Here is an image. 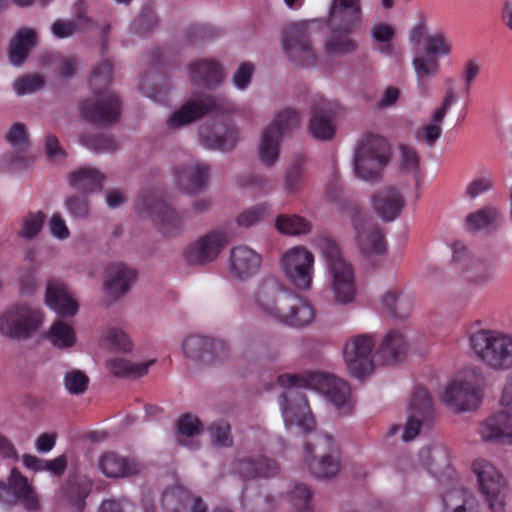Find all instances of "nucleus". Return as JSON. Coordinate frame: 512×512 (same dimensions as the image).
Returning a JSON list of instances; mask_svg holds the SVG:
<instances>
[{
  "label": "nucleus",
  "mask_w": 512,
  "mask_h": 512,
  "mask_svg": "<svg viewBox=\"0 0 512 512\" xmlns=\"http://www.w3.org/2000/svg\"><path fill=\"white\" fill-rule=\"evenodd\" d=\"M135 278V272L126 265L122 263L111 264L107 268L105 289L109 296L117 300L129 291Z\"/></svg>",
  "instance_id": "nucleus-30"
},
{
  "label": "nucleus",
  "mask_w": 512,
  "mask_h": 512,
  "mask_svg": "<svg viewBox=\"0 0 512 512\" xmlns=\"http://www.w3.org/2000/svg\"><path fill=\"white\" fill-rule=\"evenodd\" d=\"M121 113V102L110 90L95 91L94 96L80 105V116L96 125L105 127L115 124Z\"/></svg>",
  "instance_id": "nucleus-14"
},
{
  "label": "nucleus",
  "mask_w": 512,
  "mask_h": 512,
  "mask_svg": "<svg viewBox=\"0 0 512 512\" xmlns=\"http://www.w3.org/2000/svg\"><path fill=\"white\" fill-rule=\"evenodd\" d=\"M374 346L372 335L360 334L347 340L343 348L344 361L351 376L361 379L374 370Z\"/></svg>",
  "instance_id": "nucleus-11"
},
{
  "label": "nucleus",
  "mask_w": 512,
  "mask_h": 512,
  "mask_svg": "<svg viewBox=\"0 0 512 512\" xmlns=\"http://www.w3.org/2000/svg\"><path fill=\"white\" fill-rule=\"evenodd\" d=\"M308 131L312 137L320 141L331 140L336 133L334 111L330 104L321 102L311 109Z\"/></svg>",
  "instance_id": "nucleus-28"
},
{
  "label": "nucleus",
  "mask_w": 512,
  "mask_h": 512,
  "mask_svg": "<svg viewBox=\"0 0 512 512\" xmlns=\"http://www.w3.org/2000/svg\"><path fill=\"white\" fill-rule=\"evenodd\" d=\"M290 293L278 280L265 277L255 287L253 302L263 315L276 320Z\"/></svg>",
  "instance_id": "nucleus-16"
},
{
  "label": "nucleus",
  "mask_w": 512,
  "mask_h": 512,
  "mask_svg": "<svg viewBox=\"0 0 512 512\" xmlns=\"http://www.w3.org/2000/svg\"><path fill=\"white\" fill-rule=\"evenodd\" d=\"M179 189L187 194H197L207 185L210 169L197 160L190 159L175 168Z\"/></svg>",
  "instance_id": "nucleus-22"
},
{
  "label": "nucleus",
  "mask_w": 512,
  "mask_h": 512,
  "mask_svg": "<svg viewBox=\"0 0 512 512\" xmlns=\"http://www.w3.org/2000/svg\"><path fill=\"white\" fill-rule=\"evenodd\" d=\"M277 230L286 235L307 234L311 230V223L297 215H279L276 219Z\"/></svg>",
  "instance_id": "nucleus-49"
},
{
  "label": "nucleus",
  "mask_w": 512,
  "mask_h": 512,
  "mask_svg": "<svg viewBox=\"0 0 512 512\" xmlns=\"http://www.w3.org/2000/svg\"><path fill=\"white\" fill-rule=\"evenodd\" d=\"M330 34L325 41V51L334 56H343L355 53L359 48V43L351 37L355 30H349L338 25L328 24Z\"/></svg>",
  "instance_id": "nucleus-31"
},
{
  "label": "nucleus",
  "mask_w": 512,
  "mask_h": 512,
  "mask_svg": "<svg viewBox=\"0 0 512 512\" xmlns=\"http://www.w3.org/2000/svg\"><path fill=\"white\" fill-rule=\"evenodd\" d=\"M281 138L272 133L271 128H264L261 133L258 147V155L261 163L271 168L278 161L280 156Z\"/></svg>",
  "instance_id": "nucleus-41"
},
{
  "label": "nucleus",
  "mask_w": 512,
  "mask_h": 512,
  "mask_svg": "<svg viewBox=\"0 0 512 512\" xmlns=\"http://www.w3.org/2000/svg\"><path fill=\"white\" fill-rule=\"evenodd\" d=\"M462 273L468 282L480 285L494 278L496 267L491 260L472 256L464 264Z\"/></svg>",
  "instance_id": "nucleus-38"
},
{
  "label": "nucleus",
  "mask_w": 512,
  "mask_h": 512,
  "mask_svg": "<svg viewBox=\"0 0 512 512\" xmlns=\"http://www.w3.org/2000/svg\"><path fill=\"white\" fill-rule=\"evenodd\" d=\"M190 77L198 84L212 87L223 79V71L215 61L202 60L191 65Z\"/></svg>",
  "instance_id": "nucleus-40"
},
{
  "label": "nucleus",
  "mask_w": 512,
  "mask_h": 512,
  "mask_svg": "<svg viewBox=\"0 0 512 512\" xmlns=\"http://www.w3.org/2000/svg\"><path fill=\"white\" fill-rule=\"evenodd\" d=\"M348 216L355 230V238L360 251L367 256L382 255L386 252L383 229L364 210L352 208Z\"/></svg>",
  "instance_id": "nucleus-8"
},
{
  "label": "nucleus",
  "mask_w": 512,
  "mask_h": 512,
  "mask_svg": "<svg viewBox=\"0 0 512 512\" xmlns=\"http://www.w3.org/2000/svg\"><path fill=\"white\" fill-rule=\"evenodd\" d=\"M315 23L311 20L296 21L285 28L282 46L291 61L306 66L316 64L317 53L311 40Z\"/></svg>",
  "instance_id": "nucleus-7"
},
{
  "label": "nucleus",
  "mask_w": 512,
  "mask_h": 512,
  "mask_svg": "<svg viewBox=\"0 0 512 512\" xmlns=\"http://www.w3.org/2000/svg\"><path fill=\"white\" fill-rule=\"evenodd\" d=\"M319 248L331 279V289L338 304L351 303L355 298V276L352 265L344 258L338 244L330 238H321Z\"/></svg>",
  "instance_id": "nucleus-2"
},
{
  "label": "nucleus",
  "mask_w": 512,
  "mask_h": 512,
  "mask_svg": "<svg viewBox=\"0 0 512 512\" xmlns=\"http://www.w3.org/2000/svg\"><path fill=\"white\" fill-rule=\"evenodd\" d=\"M452 44L443 34L429 35L425 38V52L428 56L448 55Z\"/></svg>",
  "instance_id": "nucleus-59"
},
{
  "label": "nucleus",
  "mask_w": 512,
  "mask_h": 512,
  "mask_svg": "<svg viewBox=\"0 0 512 512\" xmlns=\"http://www.w3.org/2000/svg\"><path fill=\"white\" fill-rule=\"evenodd\" d=\"M199 138L203 146L209 149L231 151L238 141V130L234 126H228L223 133L219 130H210L207 126L199 129Z\"/></svg>",
  "instance_id": "nucleus-35"
},
{
  "label": "nucleus",
  "mask_w": 512,
  "mask_h": 512,
  "mask_svg": "<svg viewBox=\"0 0 512 512\" xmlns=\"http://www.w3.org/2000/svg\"><path fill=\"white\" fill-rule=\"evenodd\" d=\"M89 384L88 376L81 370H71L64 376V386L70 394H83Z\"/></svg>",
  "instance_id": "nucleus-58"
},
{
  "label": "nucleus",
  "mask_w": 512,
  "mask_h": 512,
  "mask_svg": "<svg viewBox=\"0 0 512 512\" xmlns=\"http://www.w3.org/2000/svg\"><path fill=\"white\" fill-rule=\"evenodd\" d=\"M232 470L243 480L272 478L280 473L278 462L264 455L245 456L232 462Z\"/></svg>",
  "instance_id": "nucleus-21"
},
{
  "label": "nucleus",
  "mask_w": 512,
  "mask_h": 512,
  "mask_svg": "<svg viewBox=\"0 0 512 512\" xmlns=\"http://www.w3.org/2000/svg\"><path fill=\"white\" fill-rule=\"evenodd\" d=\"M153 363L154 360H149L144 363L133 364L123 358H114L107 362V368L115 377L139 378L147 374Z\"/></svg>",
  "instance_id": "nucleus-43"
},
{
  "label": "nucleus",
  "mask_w": 512,
  "mask_h": 512,
  "mask_svg": "<svg viewBox=\"0 0 512 512\" xmlns=\"http://www.w3.org/2000/svg\"><path fill=\"white\" fill-rule=\"evenodd\" d=\"M383 308L395 318H406L413 307L410 297L402 295L396 290H389L382 296Z\"/></svg>",
  "instance_id": "nucleus-45"
},
{
  "label": "nucleus",
  "mask_w": 512,
  "mask_h": 512,
  "mask_svg": "<svg viewBox=\"0 0 512 512\" xmlns=\"http://www.w3.org/2000/svg\"><path fill=\"white\" fill-rule=\"evenodd\" d=\"M300 113L293 108H285L281 110L273 119V121L266 127L271 128L272 133H275L281 139L298 129L301 125Z\"/></svg>",
  "instance_id": "nucleus-44"
},
{
  "label": "nucleus",
  "mask_w": 512,
  "mask_h": 512,
  "mask_svg": "<svg viewBox=\"0 0 512 512\" xmlns=\"http://www.w3.org/2000/svg\"><path fill=\"white\" fill-rule=\"evenodd\" d=\"M407 348L405 336L400 331L390 330L383 337L376 354L383 364L392 365L404 357Z\"/></svg>",
  "instance_id": "nucleus-33"
},
{
  "label": "nucleus",
  "mask_w": 512,
  "mask_h": 512,
  "mask_svg": "<svg viewBox=\"0 0 512 512\" xmlns=\"http://www.w3.org/2000/svg\"><path fill=\"white\" fill-rule=\"evenodd\" d=\"M287 280L296 288L307 291L312 286L314 276V255L301 246L287 250L280 261Z\"/></svg>",
  "instance_id": "nucleus-9"
},
{
  "label": "nucleus",
  "mask_w": 512,
  "mask_h": 512,
  "mask_svg": "<svg viewBox=\"0 0 512 512\" xmlns=\"http://www.w3.org/2000/svg\"><path fill=\"white\" fill-rule=\"evenodd\" d=\"M176 432V441L179 445L190 450L200 447V442L194 438L203 432V424L196 416L189 413L181 415L176 423Z\"/></svg>",
  "instance_id": "nucleus-36"
},
{
  "label": "nucleus",
  "mask_w": 512,
  "mask_h": 512,
  "mask_svg": "<svg viewBox=\"0 0 512 512\" xmlns=\"http://www.w3.org/2000/svg\"><path fill=\"white\" fill-rule=\"evenodd\" d=\"M306 183L305 161L297 157L287 166L283 181V189L288 194L299 192Z\"/></svg>",
  "instance_id": "nucleus-46"
},
{
  "label": "nucleus",
  "mask_w": 512,
  "mask_h": 512,
  "mask_svg": "<svg viewBox=\"0 0 512 512\" xmlns=\"http://www.w3.org/2000/svg\"><path fill=\"white\" fill-rule=\"evenodd\" d=\"M196 497L183 486H174L164 491L162 506L166 512H184L190 508Z\"/></svg>",
  "instance_id": "nucleus-42"
},
{
  "label": "nucleus",
  "mask_w": 512,
  "mask_h": 512,
  "mask_svg": "<svg viewBox=\"0 0 512 512\" xmlns=\"http://www.w3.org/2000/svg\"><path fill=\"white\" fill-rule=\"evenodd\" d=\"M63 494L71 502L75 503L77 512H82L85 507L87 492L75 481H68L62 488Z\"/></svg>",
  "instance_id": "nucleus-63"
},
{
  "label": "nucleus",
  "mask_w": 512,
  "mask_h": 512,
  "mask_svg": "<svg viewBox=\"0 0 512 512\" xmlns=\"http://www.w3.org/2000/svg\"><path fill=\"white\" fill-rule=\"evenodd\" d=\"M483 441L505 443L512 439V408L488 417L478 428Z\"/></svg>",
  "instance_id": "nucleus-26"
},
{
  "label": "nucleus",
  "mask_w": 512,
  "mask_h": 512,
  "mask_svg": "<svg viewBox=\"0 0 512 512\" xmlns=\"http://www.w3.org/2000/svg\"><path fill=\"white\" fill-rule=\"evenodd\" d=\"M6 140L17 153H24L29 148V136L25 124L14 123L6 134Z\"/></svg>",
  "instance_id": "nucleus-53"
},
{
  "label": "nucleus",
  "mask_w": 512,
  "mask_h": 512,
  "mask_svg": "<svg viewBox=\"0 0 512 512\" xmlns=\"http://www.w3.org/2000/svg\"><path fill=\"white\" fill-rule=\"evenodd\" d=\"M304 460L310 473L319 480L335 478L341 470V453L333 438L316 433L304 444Z\"/></svg>",
  "instance_id": "nucleus-3"
},
{
  "label": "nucleus",
  "mask_w": 512,
  "mask_h": 512,
  "mask_svg": "<svg viewBox=\"0 0 512 512\" xmlns=\"http://www.w3.org/2000/svg\"><path fill=\"white\" fill-rule=\"evenodd\" d=\"M47 338L58 349L71 348L76 343V334L70 325L58 320L49 329Z\"/></svg>",
  "instance_id": "nucleus-47"
},
{
  "label": "nucleus",
  "mask_w": 512,
  "mask_h": 512,
  "mask_svg": "<svg viewBox=\"0 0 512 512\" xmlns=\"http://www.w3.org/2000/svg\"><path fill=\"white\" fill-rule=\"evenodd\" d=\"M105 340L111 349L119 352H129L132 347L128 335L123 330L118 328H111L107 332Z\"/></svg>",
  "instance_id": "nucleus-62"
},
{
  "label": "nucleus",
  "mask_w": 512,
  "mask_h": 512,
  "mask_svg": "<svg viewBox=\"0 0 512 512\" xmlns=\"http://www.w3.org/2000/svg\"><path fill=\"white\" fill-rule=\"evenodd\" d=\"M433 419V404L427 390L422 387L416 388L409 405L408 419L402 439L404 441L413 440L420 433L421 428L428 427Z\"/></svg>",
  "instance_id": "nucleus-18"
},
{
  "label": "nucleus",
  "mask_w": 512,
  "mask_h": 512,
  "mask_svg": "<svg viewBox=\"0 0 512 512\" xmlns=\"http://www.w3.org/2000/svg\"><path fill=\"white\" fill-rule=\"evenodd\" d=\"M279 404L287 426L297 424L305 433L315 429V418L306 397L300 391L292 389L281 394Z\"/></svg>",
  "instance_id": "nucleus-17"
},
{
  "label": "nucleus",
  "mask_w": 512,
  "mask_h": 512,
  "mask_svg": "<svg viewBox=\"0 0 512 512\" xmlns=\"http://www.w3.org/2000/svg\"><path fill=\"white\" fill-rule=\"evenodd\" d=\"M147 209L161 233L176 236L183 229L182 219L163 199L147 202Z\"/></svg>",
  "instance_id": "nucleus-27"
},
{
  "label": "nucleus",
  "mask_w": 512,
  "mask_h": 512,
  "mask_svg": "<svg viewBox=\"0 0 512 512\" xmlns=\"http://www.w3.org/2000/svg\"><path fill=\"white\" fill-rule=\"evenodd\" d=\"M46 304L61 316H74L78 311V304L72 298L67 285L60 280L50 279L46 287Z\"/></svg>",
  "instance_id": "nucleus-29"
},
{
  "label": "nucleus",
  "mask_w": 512,
  "mask_h": 512,
  "mask_svg": "<svg viewBox=\"0 0 512 512\" xmlns=\"http://www.w3.org/2000/svg\"><path fill=\"white\" fill-rule=\"evenodd\" d=\"M66 208L72 217L83 220L89 215L90 205L86 195H73L66 199Z\"/></svg>",
  "instance_id": "nucleus-61"
},
{
  "label": "nucleus",
  "mask_w": 512,
  "mask_h": 512,
  "mask_svg": "<svg viewBox=\"0 0 512 512\" xmlns=\"http://www.w3.org/2000/svg\"><path fill=\"white\" fill-rule=\"evenodd\" d=\"M211 435V442L219 447H231L233 445V436L231 426L223 421H215L208 428Z\"/></svg>",
  "instance_id": "nucleus-57"
},
{
  "label": "nucleus",
  "mask_w": 512,
  "mask_h": 512,
  "mask_svg": "<svg viewBox=\"0 0 512 512\" xmlns=\"http://www.w3.org/2000/svg\"><path fill=\"white\" fill-rule=\"evenodd\" d=\"M36 45L37 33L34 29L24 27L18 30L9 42L8 57L10 63L20 66Z\"/></svg>",
  "instance_id": "nucleus-34"
},
{
  "label": "nucleus",
  "mask_w": 512,
  "mask_h": 512,
  "mask_svg": "<svg viewBox=\"0 0 512 512\" xmlns=\"http://www.w3.org/2000/svg\"><path fill=\"white\" fill-rule=\"evenodd\" d=\"M314 318L315 311L313 307L307 301L291 292L275 321L290 327L299 328L309 325Z\"/></svg>",
  "instance_id": "nucleus-25"
},
{
  "label": "nucleus",
  "mask_w": 512,
  "mask_h": 512,
  "mask_svg": "<svg viewBox=\"0 0 512 512\" xmlns=\"http://www.w3.org/2000/svg\"><path fill=\"white\" fill-rule=\"evenodd\" d=\"M229 242L226 232L211 231L188 245L183 251V258L190 266H206L219 257Z\"/></svg>",
  "instance_id": "nucleus-15"
},
{
  "label": "nucleus",
  "mask_w": 512,
  "mask_h": 512,
  "mask_svg": "<svg viewBox=\"0 0 512 512\" xmlns=\"http://www.w3.org/2000/svg\"><path fill=\"white\" fill-rule=\"evenodd\" d=\"M43 85L44 81L39 75H26L17 79L13 87L18 95H25L40 90Z\"/></svg>",
  "instance_id": "nucleus-64"
},
{
  "label": "nucleus",
  "mask_w": 512,
  "mask_h": 512,
  "mask_svg": "<svg viewBox=\"0 0 512 512\" xmlns=\"http://www.w3.org/2000/svg\"><path fill=\"white\" fill-rule=\"evenodd\" d=\"M412 65L419 80L431 77L439 70V61L435 56L416 55Z\"/></svg>",
  "instance_id": "nucleus-56"
},
{
  "label": "nucleus",
  "mask_w": 512,
  "mask_h": 512,
  "mask_svg": "<svg viewBox=\"0 0 512 512\" xmlns=\"http://www.w3.org/2000/svg\"><path fill=\"white\" fill-rule=\"evenodd\" d=\"M441 400L454 411H467L477 408L480 393L472 379L459 378L446 386Z\"/></svg>",
  "instance_id": "nucleus-19"
},
{
  "label": "nucleus",
  "mask_w": 512,
  "mask_h": 512,
  "mask_svg": "<svg viewBox=\"0 0 512 512\" xmlns=\"http://www.w3.org/2000/svg\"><path fill=\"white\" fill-rule=\"evenodd\" d=\"M391 158L388 141L379 134H364L357 142L353 153V172L367 182L378 181Z\"/></svg>",
  "instance_id": "nucleus-1"
},
{
  "label": "nucleus",
  "mask_w": 512,
  "mask_h": 512,
  "mask_svg": "<svg viewBox=\"0 0 512 512\" xmlns=\"http://www.w3.org/2000/svg\"><path fill=\"white\" fill-rule=\"evenodd\" d=\"M472 468L490 512H505L506 481L502 474L483 459L476 460Z\"/></svg>",
  "instance_id": "nucleus-10"
},
{
  "label": "nucleus",
  "mask_w": 512,
  "mask_h": 512,
  "mask_svg": "<svg viewBox=\"0 0 512 512\" xmlns=\"http://www.w3.org/2000/svg\"><path fill=\"white\" fill-rule=\"evenodd\" d=\"M443 121V117L433 112L431 121L418 130V140L425 142L429 147H433L441 137Z\"/></svg>",
  "instance_id": "nucleus-52"
},
{
  "label": "nucleus",
  "mask_w": 512,
  "mask_h": 512,
  "mask_svg": "<svg viewBox=\"0 0 512 512\" xmlns=\"http://www.w3.org/2000/svg\"><path fill=\"white\" fill-rule=\"evenodd\" d=\"M80 143L95 152H112L117 149L116 141L107 135L83 134Z\"/></svg>",
  "instance_id": "nucleus-54"
},
{
  "label": "nucleus",
  "mask_w": 512,
  "mask_h": 512,
  "mask_svg": "<svg viewBox=\"0 0 512 512\" xmlns=\"http://www.w3.org/2000/svg\"><path fill=\"white\" fill-rule=\"evenodd\" d=\"M362 22V0H332L328 24L356 30L361 26Z\"/></svg>",
  "instance_id": "nucleus-24"
},
{
  "label": "nucleus",
  "mask_w": 512,
  "mask_h": 512,
  "mask_svg": "<svg viewBox=\"0 0 512 512\" xmlns=\"http://www.w3.org/2000/svg\"><path fill=\"white\" fill-rule=\"evenodd\" d=\"M99 468L109 478H124L139 473V465L129 458L115 452L103 454L99 460Z\"/></svg>",
  "instance_id": "nucleus-32"
},
{
  "label": "nucleus",
  "mask_w": 512,
  "mask_h": 512,
  "mask_svg": "<svg viewBox=\"0 0 512 512\" xmlns=\"http://www.w3.org/2000/svg\"><path fill=\"white\" fill-rule=\"evenodd\" d=\"M372 40L379 45L374 47L381 54L391 56L394 52L392 40L395 36L394 28L386 23L372 25L370 29Z\"/></svg>",
  "instance_id": "nucleus-48"
},
{
  "label": "nucleus",
  "mask_w": 512,
  "mask_h": 512,
  "mask_svg": "<svg viewBox=\"0 0 512 512\" xmlns=\"http://www.w3.org/2000/svg\"><path fill=\"white\" fill-rule=\"evenodd\" d=\"M261 262V255L255 250L238 245L229 252L228 273L232 279L246 281L259 272Z\"/></svg>",
  "instance_id": "nucleus-20"
},
{
  "label": "nucleus",
  "mask_w": 512,
  "mask_h": 512,
  "mask_svg": "<svg viewBox=\"0 0 512 512\" xmlns=\"http://www.w3.org/2000/svg\"><path fill=\"white\" fill-rule=\"evenodd\" d=\"M183 353L193 362L208 364L213 358L214 342L204 336L192 335L183 342Z\"/></svg>",
  "instance_id": "nucleus-39"
},
{
  "label": "nucleus",
  "mask_w": 512,
  "mask_h": 512,
  "mask_svg": "<svg viewBox=\"0 0 512 512\" xmlns=\"http://www.w3.org/2000/svg\"><path fill=\"white\" fill-rule=\"evenodd\" d=\"M112 77V65L109 61L100 63L90 77V85L94 91H105L104 87Z\"/></svg>",
  "instance_id": "nucleus-60"
},
{
  "label": "nucleus",
  "mask_w": 512,
  "mask_h": 512,
  "mask_svg": "<svg viewBox=\"0 0 512 512\" xmlns=\"http://www.w3.org/2000/svg\"><path fill=\"white\" fill-rule=\"evenodd\" d=\"M105 175L92 167H81L70 173L69 184L82 194L88 195L101 189Z\"/></svg>",
  "instance_id": "nucleus-37"
},
{
  "label": "nucleus",
  "mask_w": 512,
  "mask_h": 512,
  "mask_svg": "<svg viewBox=\"0 0 512 512\" xmlns=\"http://www.w3.org/2000/svg\"><path fill=\"white\" fill-rule=\"evenodd\" d=\"M371 204L376 214L384 221H394L405 207L403 193L394 186H384L371 197Z\"/></svg>",
  "instance_id": "nucleus-23"
},
{
  "label": "nucleus",
  "mask_w": 512,
  "mask_h": 512,
  "mask_svg": "<svg viewBox=\"0 0 512 512\" xmlns=\"http://www.w3.org/2000/svg\"><path fill=\"white\" fill-rule=\"evenodd\" d=\"M46 216L41 211L29 212L21 219L17 235L26 240L34 239L41 231Z\"/></svg>",
  "instance_id": "nucleus-50"
},
{
  "label": "nucleus",
  "mask_w": 512,
  "mask_h": 512,
  "mask_svg": "<svg viewBox=\"0 0 512 512\" xmlns=\"http://www.w3.org/2000/svg\"><path fill=\"white\" fill-rule=\"evenodd\" d=\"M499 213L495 208L485 207L466 217V223L471 230H480L488 227L498 217Z\"/></svg>",
  "instance_id": "nucleus-55"
},
{
  "label": "nucleus",
  "mask_w": 512,
  "mask_h": 512,
  "mask_svg": "<svg viewBox=\"0 0 512 512\" xmlns=\"http://www.w3.org/2000/svg\"><path fill=\"white\" fill-rule=\"evenodd\" d=\"M419 459L425 468L436 475L446 465V453L441 447H425L419 452Z\"/></svg>",
  "instance_id": "nucleus-51"
},
{
  "label": "nucleus",
  "mask_w": 512,
  "mask_h": 512,
  "mask_svg": "<svg viewBox=\"0 0 512 512\" xmlns=\"http://www.w3.org/2000/svg\"><path fill=\"white\" fill-rule=\"evenodd\" d=\"M277 382L285 388L304 387L316 390L325 395L337 409L343 410L344 414L351 409L350 388L344 380L338 377L322 373H311L306 377L282 374L278 376Z\"/></svg>",
  "instance_id": "nucleus-4"
},
{
  "label": "nucleus",
  "mask_w": 512,
  "mask_h": 512,
  "mask_svg": "<svg viewBox=\"0 0 512 512\" xmlns=\"http://www.w3.org/2000/svg\"><path fill=\"white\" fill-rule=\"evenodd\" d=\"M22 504L27 511H37L39 497L34 487L17 468H13L7 482L0 480V506L6 509Z\"/></svg>",
  "instance_id": "nucleus-12"
},
{
  "label": "nucleus",
  "mask_w": 512,
  "mask_h": 512,
  "mask_svg": "<svg viewBox=\"0 0 512 512\" xmlns=\"http://www.w3.org/2000/svg\"><path fill=\"white\" fill-rule=\"evenodd\" d=\"M474 353L493 369L512 367V337L495 330H479L470 336Z\"/></svg>",
  "instance_id": "nucleus-5"
},
{
  "label": "nucleus",
  "mask_w": 512,
  "mask_h": 512,
  "mask_svg": "<svg viewBox=\"0 0 512 512\" xmlns=\"http://www.w3.org/2000/svg\"><path fill=\"white\" fill-rule=\"evenodd\" d=\"M228 110L227 101L210 94L193 98L175 110L167 119L169 129H179L193 123L208 113H225Z\"/></svg>",
  "instance_id": "nucleus-13"
},
{
  "label": "nucleus",
  "mask_w": 512,
  "mask_h": 512,
  "mask_svg": "<svg viewBox=\"0 0 512 512\" xmlns=\"http://www.w3.org/2000/svg\"><path fill=\"white\" fill-rule=\"evenodd\" d=\"M42 312L30 304H18L0 316V334L12 340L31 338L41 327Z\"/></svg>",
  "instance_id": "nucleus-6"
}]
</instances>
